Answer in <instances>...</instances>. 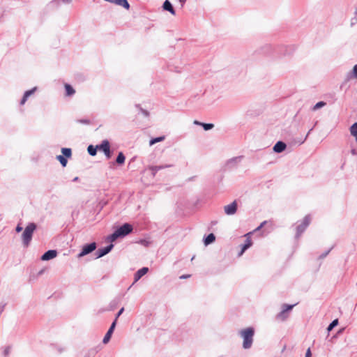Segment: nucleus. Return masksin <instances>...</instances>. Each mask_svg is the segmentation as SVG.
Wrapping results in <instances>:
<instances>
[{"mask_svg":"<svg viewBox=\"0 0 357 357\" xmlns=\"http://www.w3.org/2000/svg\"><path fill=\"white\" fill-rule=\"evenodd\" d=\"M162 8L164 10L169 11L172 15H176L175 10L174 9L172 3L168 0H166L164 2Z\"/></svg>","mask_w":357,"mask_h":357,"instance_id":"f8f14e48","label":"nucleus"},{"mask_svg":"<svg viewBox=\"0 0 357 357\" xmlns=\"http://www.w3.org/2000/svg\"><path fill=\"white\" fill-rule=\"evenodd\" d=\"M325 105H326V102H325L320 101V102H317V104L313 107L312 109H313L314 111H315V110H317V109H319V108H321V107H324V106H325Z\"/></svg>","mask_w":357,"mask_h":357,"instance_id":"a878e982","label":"nucleus"},{"mask_svg":"<svg viewBox=\"0 0 357 357\" xmlns=\"http://www.w3.org/2000/svg\"><path fill=\"white\" fill-rule=\"evenodd\" d=\"M215 240V237L213 234H208L204 240L205 245L212 243Z\"/></svg>","mask_w":357,"mask_h":357,"instance_id":"6ab92c4d","label":"nucleus"},{"mask_svg":"<svg viewBox=\"0 0 357 357\" xmlns=\"http://www.w3.org/2000/svg\"><path fill=\"white\" fill-rule=\"evenodd\" d=\"M164 139H165V137L164 136H161V137H156V138H153V139L150 140L149 145L152 146V145L155 144V143L160 142L163 141Z\"/></svg>","mask_w":357,"mask_h":357,"instance_id":"4be33fe9","label":"nucleus"},{"mask_svg":"<svg viewBox=\"0 0 357 357\" xmlns=\"http://www.w3.org/2000/svg\"><path fill=\"white\" fill-rule=\"evenodd\" d=\"M311 222V218L310 215H306L301 224H299L296 227V236L299 237L301 234L306 229V228L309 226Z\"/></svg>","mask_w":357,"mask_h":357,"instance_id":"39448f33","label":"nucleus"},{"mask_svg":"<svg viewBox=\"0 0 357 357\" xmlns=\"http://www.w3.org/2000/svg\"><path fill=\"white\" fill-rule=\"evenodd\" d=\"M36 229V225L33 222L29 223L26 228L24 229L22 234V239L23 244L25 247H28L32 235L34 232V231Z\"/></svg>","mask_w":357,"mask_h":357,"instance_id":"20e7f679","label":"nucleus"},{"mask_svg":"<svg viewBox=\"0 0 357 357\" xmlns=\"http://www.w3.org/2000/svg\"><path fill=\"white\" fill-rule=\"evenodd\" d=\"M132 231V227L128 223H125L117 229L112 234L108 236V240L111 242L115 241L118 238L125 236Z\"/></svg>","mask_w":357,"mask_h":357,"instance_id":"7ed1b4c3","label":"nucleus"},{"mask_svg":"<svg viewBox=\"0 0 357 357\" xmlns=\"http://www.w3.org/2000/svg\"><path fill=\"white\" fill-rule=\"evenodd\" d=\"M265 225H268L270 229H271L273 227V222L272 221H264L262 222L260 225L257 227L255 230H253L252 231H250V232H248V234H246L245 235V237L246 238V240H245V244L242 246V248H241V252H239L238 254V256H241L243 252L247 250L252 245V241L251 240V238H250V236L255 231H259V229H261L262 227H264Z\"/></svg>","mask_w":357,"mask_h":357,"instance_id":"f257e3e1","label":"nucleus"},{"mask_svg":"<svg viewBox=\"0 0 357 357\" xmlns=\"http://www.w3.org/2000/svg\"><path fill=\"white\" fill-rule=\"evenodd\" d=\"M17 233L20 232L22 231V227L20 226V225L19 224L17 227H16V229H15Z\"/></svg>","mask_w":357,"mask_h":357,"instance_id":"2f4dec72","label":"nucleus"},{"mask_svg":"<svg viewBox=\"0 0 357 357\" xmlns=\"http://www.w3.org/2000/svg\"><path fill=\"white\" fill-rule=\"evenodd\" d=\"M96 248V243H91L90 244L85 245L82 248V252L78 255V257H82L86 255H88L95 250Z\"/></svg>","mask_w":357,"mask_h":357,"instance_id":"0eeeda50","label":"nucleus"},{"mask_svg":"<svg viewBox=\"0 0 357 357\" xmlns=\"http://www.w3.org/2000/svg\"><path fill=\"white\" fill-rule=\"evenodd\" d=\"M357 79V64L355 65L352 70L348 74L347 79Z\"/></svg>","mask_w":357,"mask_h":357,"instance_id":"dca6fc26","label":"nucleus"},{"mask_svg":"<svg viewBox=\"0 0 357 357\" xmlns=\"http://www.w3.org/2000/svg\"><path fill=\"white\" fill-rule=\"evenodd\" d=\"M351 135L355 137L357 142V122L354 123L350 128Z\"/></svg>","mask_w":357,"mask_h":357,"instance_id":"aec40b11","label":"nucleus"},{"mask_svg":"<svg viewBox=\"0 0 357 357\" xmlns=\"http://www.w3.org/2000/svg\"><path fill=\"white\" fill-rule=\"evenodd\" d=\"M56 159L60 162V163L61 164V165L63 167L66 166L68 161H67V159L63 155H57Z\"/></svg>","mask_w":357,"mask_h":357,"instance_id":"b1692460","label":"nucleus"},{"mask_svg":"<svg viewBox=\"0 0 357 357\" xmlns=\"http://www.w3.org/2000/svg\"><path fill=\"white\" fill-rule=\"evenodd\" d=\"M148 271L149 268L146 267H144L137 271V273L135 274V282L138 281L143 275L146 274Z\"/></svg>","mask_w":357,"mask_h":357,"instance_id":"9b49d317","label":"nucleus"},{"mask_svg":"<svg viewBox=\"0 0 357 357\" xmlns=\"http://www.w3.org/2000/svg\"><path fill=\"white\" fill-rule=\"evenodd\" d=\"M61 152L63 154V156L66 158H70L72 155V151L70 149L68 148H63L61 149Z\"/></svg>","mask_w":357,"mask_h":357,"instance_id":"412c9836","label":"nucleus"},{"mask_svg":"<svg viewBox=\"0 0 357 357\" xmlns=\"http://www.w3.org/2000/svg\"><path fill=\"white\" fill-rule=\"evenodd\" d=\"M62 1L65 2V3H69L71 1V0H61Z\"/></svg>","mask_w":357,"mask_h":357,"instance_id":"c9c22d12","label":"nucleus"},{"mask_svg":"<svg viewBox=\"0 0 357 357\" xmlns=\"http://www.w3.org/2000/svg\"><path fill=\"white\" fill-rule=\"evenodd\" d=\"M311 356H312V354H311L310 348H308L306 351V354H305V357H311Z\"/></svg>","mask_w":357,"mask_h":357,"instance_id":"7c9ffc66","label":"nucleus"},{"mask_svg":"<svg viewBox=\"0 0 357 357\" xmlns=\"http://www.w3.org/2000/svg\"><path fill=\"white\" fill-rule=\"evenodd\" d=\"M224 211L227 215H234L237 211V202L235 200L230 204L225 206Z\"/></svg>","mask_w":357,"mask_h":357,"instance_id":"1a4fd4ad","label":"nucleus"},{"mask_svg":"<svg viewBox=\"0 0 357 357\" xmlns=\"http://www.w3.org/2000/svg\"><path fill=\"white\" fill-rule=\"evenodd\" d=\"M255 330L252 327H248L240 331V335L243 339V347L249 349L251 347L253 342Z\"/></svg>","mask_w":357,"mask_h":357,"instance_id":"f03ea898","label":"nucleus"},{"mask_svg":"<svg viewBox=\"0 0 357 357\" xmlns=\"http://www.w3.org/2000/svg\"><path fill=\"white\" fill-rule=\"evenodd\" d=\"M97 146L96 147H94L93 145H89L88 146V149H87V151H88V153L91 155H96V152H97Z\"/></svg>","mask_w":357,"mask_h":357,"instance_id":"5701e85b","label":"nucleus"},{"mask_svg":"<svg viewBox=\"0 0 357 357\" xmlns=\"http://www.w3.org/2000/svg\"><path fill=\"white\" fill-rule=\"evenodd\" d=\"M162 169V167L160 166H153L150 167V169L153 172H157L158 170Z\"/></svg>","mask_w":357,"mask_h":357,"instance_id":"c756f323","label":"nucleus"},{"mask_svg":"<svg viewBox=\"0 0 357 357\" xmlns=\"http://www.w3.org/2000/svg\"><path fill=\"white\" fill-rule=\"evenodd\" d=\"M112 334V333L109 331L107 332V333L105 334V335L103 338V340H102V342L104 344H107L109 342V341L111 338Z\"/></svg>","mask_w":357,"mask_h":357,"instance_id":"393cba45","label":"nucleus"},{"mask_svg":"<svg viewBox=\"0 0 357 357\" xmlns=\"http://www.w3.org/2000/svg\"><path fill=\"white\" fill-rule=\"evenodd\" d=\"M35 90H36V88L26 91L24 94V96L22 99L21 102H20V104L24 105L26 102L27 98L34 93Z\"/></svg>","mask_w":357,"mask_h":357,"instance_id":"2eb2a0df","label":"nucleus"},{"mask_svg":"<svg viewBox=\"0 0 357 357\" xmlns=\"http://www.w3.org/2000/svg\"><path fill=\"white\" fill-rule=\"evenodd\" d=\"M112 248H113V245L111 244L105 248L99 249L98 250V257H103L104 255H107V253H109L110 252V250H112Z\"/></svg>","mask_w":357,"mask_h":357,"instance_id":"ddd939ff","label":"nucleus"},{"mask_svg":"<svg viewBox=\"0 0 357 357\" xmlns=\"http://www.w3.org/2000/svg\"><path fill=\"white\" fill-rule=\"evenodd\" d=\"M180 2H184L185 0H179Z\"/></svg>","mask_w":357,"mask_h":357,"instance_id":"4c0bfd02","label":"nucleus"},{"mask_svg":"<svg viewBox=\"0 0 357 357\" xmlns=\"http://www.w3.org/2000/svg\"><path fill=\"white\" fill-rule=\"evenodd\" d=\"M190 277V275H182L180 276V279H186Z\"/></svg>","mask_w":357,"mask_h":357,"instance_id":"f704fd0d","label":"nucleus"},{"mask_svg":"<svg viewBox=\"0 0 357 357\" xmlns=\"http://www.w3.org/2000/svg\"><path fill=\"white\" fill-rule=\"evenodd\" d=\"M295 305H283L282 310L277 315V319L280 321H284L288 314L287 313L292 310Z\"/></svg>","mask_w":357,"mask_h":357,"instance_id":"423d86ee","label":"nucleus"},{"mask_svg":"<svg viewBox=\"0 0 357 357\" xmlns=\"http://www.w3.org/2000/svg\"><path fill=\"white\" fill-rule=\"evenodd\" d=\"M116 319H115L114 321L112 324L110 328H109V331L113 333L114 330V328L116 326Z\"/></svg>","mask_w":357,"mask_h":357,"instance_id":"c85d7f7f","label":"nucleus"},{"mask_svg":"<svg viewBox=\"0 0 357 357\" xmlns=\"http://www.w3.org/2000/svg\"><path fill=\"white\" fill-rule=\"evenodd\" d=\"M286 149V144L282 142H278L274 147L273 150L276 153H280Z\"/></svg>","mask_w":357,"mask_h":357,"instance_id":"4468645a","label":"nucleus"},{"mask_svg":"<svg viewBox=\"0 0 357 357\" xmlns=\"http://www.w3.org/2000/svg\"><path fill=\"white\" fill-rule=\"evenodd\" d=\"M126 157L122 152H120L116 158V163L119 165H123L125 162Z\"/></svg>","mask_w":357,"mask_h":357,"instance_id":"a211bd4d","label":"nucleus"},{"mask_svg":"<svg viewBox=\"0 0 357 357\" xmlns=\"http://www.w3.org/2000/svg\"><path fill=\"white\" fill-rule=\"evenodd\" d=\"M97 148L102 151L108 159L111 158L110 146L108 141H103L100 146H97Z\"/></svg>","mask_w":357,"mask_h":357,"instance_id":"6e6552de","label":"nucleus"},{"mask_svg":"<svg viewBox=\"0 0 357 357\" xmlns=\"http://www.w3.org/2000/svg\"><path fill=\"white\" fill-rule=\"evenodd\" d=\"M338 324V319H336L335 320H333L331 324L330 325L328 326V331H331L335 326H336Z\"/></svg>","mask_w":357,"mask_h":357,"instance_id":"bb28decb","label":"nucleus"},{"mask_svg":"<svg viewBox=\"0 0 357 357\" xmlns=\"http://www.w3.org/2000/svg\"><path fill=\"white\" fill-rule=\"evenodd\" d=\"M79 122L82 123H85V124H89L90 123V121L89 120H86V119L80 120Z\"/></svg>","mask_w":357,"mask_h":357,"instance_id":"72a5a7b5","label":"nucleus"},{"mask_svg":"<svg viewBox=\"0 0 357 357\" xmlns=\"http://www.w3.org/2000/svg\"><path fill=\"white\" fill-rule=\"evenodd\" d=\"M194 123L197 125H200L201 123L197 121H195Z\"/></svg>","mask_w":357,"mask_h":357,"instance_id":"e433bc0d","label":"nucleus"},{"mask_svg":"<svg viewBox=\"0 0 357 357\" xmlns=\"http://www.w3.org/2000/svg\"><path fill=\"white\" fill-rule=\"evenodd\" d=\"M57 252L56 250H51L46 252L43 256L41 257V259L43 261L50 260L52 259H54L56 257Z\"/></svg>","mask_w":357,"mask_h":357,"instance_id":"9d476101","label":"nucleus"},{"mask_svg":"<svg viewBox=\"0 0 357 357\" xmlns=\"http://www.w3.org/2000/svg\"><path fill=\"white\" fill-rule=\"evenodd\" d=\"M200 126H202L205 130H210L214 127V125L213 123H200Z\"/></svg>","mask_w":357,"mask_h":357,"instance_id":"cd10ccee","label":"nucleus"},{"mask_svg":"<svg viewBox=\"0 0 357 357\" xmlns=\"http://www.w3.org/2000/svg\"><path fill=\"white\" fill-rule=\"evenodd\" d=\"M123 310H124V308H123V307H122V308L119 311V312H118V314H117V315H116V319H118V317H119V316L123 313Z\"/></svg>","mask_w":357,"mask_h":357,"instance_id":"473e14b6","label":"nucleus"},{"mask_svg":"<svg viewBox=\"0 0 357 357\" xmlns=\"http://www.w3.org/2000/svg\"><path fill=\"white\" fill-rule=\"evenodd\" d=\"M64 87L66 89V95L67 96H73L75 93V89L70 84H65Z\"/></svg>","mask_w":357,"mask_h":357,"instance_id":"f3484780","label":"nucleus"}]
</instances>
